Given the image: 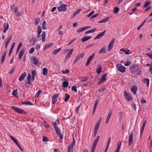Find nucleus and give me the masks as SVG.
Returning <instances> with one entry per match:
<instances>
[{"mask_svg": "<svg viewBox=\"0 0 152 152\" xmlns=\"http://www.w3.org/2000/svg\"><path fill=\"white\" fill-rule=\"evenodd\" d=\"M129 70L131 72L134 74L135 75L138 76L139 75L141 72V71L138 68H136L135 65L130 66Z\"/></svg>", "mask_w": 152, "mask_h": 152, "instance_id": "nucleus-1", "label": "nucleus"}, {"mask_svg": "<svg viewBox=\"0 0 152 152\" xmlns=\"http://www.w3.org/2000/svg\"><path fill=\"white\" fill-rule=\"evenodd\" d=\"M124 95L127 101H130L132 100V98L130 94L127 93L125 91H124Z\"/></svg>", "mask_w": 152, "mask_h": 152, "instance_id": "nucleus-2", "label": "nucleus"}, {"mask_svg": "<svg viewBox=\"0 0 152 152\" xmlns=\"http://www.w3.org/2000/svg\"><path fill=\"white\" fill-rule=\"evenodd\" d=\"M134 134L132 132H131L129 139V145L130 146L133 143L134 139Z\"/></svg>", "mask_w": 152, "mask_h": 152, "instance_id": "nucleus-3", "label": "nucleus"}, {"mask_svg": "<svg viewBox=\"0 0 152 152\" xmlns=\"http://www.w3.org/2000/svg\"><path fill=\"white\" fill-rule=\"evenodd\" d=\"M12 109L14 110L16 112L20 114H25L26 113L24 110H23L21 109L20 108L12 107Z\"/></svg>", "mask_w": 152, "mask_h": 152, "instance_id": "nucleus-4", "label": "nucleus"}, {"mask_svg": "<svg viewBox=\"0 0 152 152\" xmlns=\"http://www.w3.org/2000/svg\"><path fill=\"white\" fill-rule=\"evenodd\" d=\"M66 4H63L60 5L58 7V11L60 12L65 11L66 10Z\"/></svg>", "mask_w": 152, "mask_h": 152, "instance_id": "nucleus-5", "label": "nucleus"}, {"mask_svg": "<svg viewBox=\"0 0 152 152\" xmlns=\"http://www.w3.org/2000/svg\"><path fill=\"white\" fill-rule=\"evenodd\" d=\"M59 96V94H56L52 96V103L53 104H54L56 103V102Z\"/></svg>", "mask_w": 152, "mask_h": 152, "instance_id": "nucleus-6", "label": "nucleus"}, {"mask_svg": "<svg viewBox=\"0 0 152 152\" xmlns=\"http://www.w3.org/2000/svg\"><path fill=\"white\" fill-rule=\"evenodd\" d=\"M54 129L56 134L59 137L60 139L61 140L63 138V135L59 128L58 127Z\"/></svg>", "mask_w": 152, "mask_h": 152, "instance_id": "nucleus-7", "label": "nucleus"}, {"mask_svg": "<svg viewBox=\"0 0 152 152\" xmlns=\"http://www.w3.org/2000/svg\"><path fill=\"white\" fill-rule=\"evenodd\" d=\"M115 38H113L110 42L108 47L107 50L110 51L113 48L115 41Z\"/></svg>", "mask_w": 152, "mask_h": 152, "instance_id": "nucleus-8", "label": "nucleus"}, {"mask_svg": "<svg viewBox=\"0 0 152 152\" xmlns=\"http://www.w3.org/2000/svg\"><path fill=\"white\" fill-rule=\"evenodd\" d=\"M119 64H118L116 65V67H118V70L122 73H124L126 71V68L124 66H118Z\"/></svg>", "mask_w": 152, "mask_h": 152, "instance_id": "nucleus-9", "label": "nucleus"}, {"mask_svg": "<svg viewBox=\"0 0 152 152\" xmlns=\"http://www.w3.org/2000/svg\"><path fill=\"white\" fill-rule=\"evenodd\" d=\"M25 49L24 48H22L20 50L18 56L19 57V60L21 59L23 55L25 52Z\"/></svg>", "mask_w": 152, "mask_h": 152, "instance_id": "nucleus-10", "label": "nucleus"}, {"mask_svg": "<svg viewBox=\"0 0 152 152\" xmlns=\"http://www.w3.org/2000/svg\"><path fill=\"white\" fill-rule=\"evenodd\" d=\"M137 89V87L135 85H133L131 87V91L133 94L135 95L136 94Z\"/></svg>", "mask_w": 152, "mask_h": 152, "instance_id": "nucleus-11", "label": "nucleus"}, {"mask_svg": "<svg viewBox=\"0 0 152 152\" xmlns=\"http://www.w3.org/2000/svg\"><path fill=\"white\" fill-rule=\"evenodd\" d=\"M84 55V54L83 53H82L80 54L79 55L77 56L75 59L74 63L77 62L78 60L83 58Z\"/></svg>", "mask_w": 152, "mask_h": 152, "instance_id": "nucleus-12", "label": "nucleus"}, {"mask_svg": "<svg viewBox=\"0 0 152 152\" xmlns=\"http://www.w3.org/2000/svg\"><path fill=\"white\" fill-rule=\"evenodd\" d=\"M105 31H104L102 33L98 34L94 38V39H99L103 36H104L105 34Z\"/></svg>", "mask_w": 152, "mask_h": 152, "instance_id": "nucleus-13", "label": "nucleus"}, {"mask_svg": "<svg viewBox=\"0 0 152 152\" xmlns=\"http://www.w3.org/2000/svg\"><path fill=\"white\" fill-rule=\"evenodd\" d=\"M95 55V53H93L92 56H90L88 59L86 63V66L88 65L90 63L91 61L93 59Z\"/></svg>", "mask_w": 152, "mask_h": 152, "instance_id": "nucleus-14", "label": "nucleus"}, {"mask_svg": "<svg viewBox=\"0 0 152 152\" xmlns=\"http://www.w3.org/2000/svg\"><path fill=\"white\" fill-rule=\"evenodd\" d=\"M121 144V141H119L117 143L116 146V149L115 151V152H119L120 147Z\"/></svg>", "mask_w": 152, "mask_h": 152, "instance_id": "nucleus-15", "label": "nucleus"}, {"mask_svg": "<svg viewBox=\"0 0 152 152\" xmlns=\"http://www.w3.org/2000/svg\"><path fill=\"white\" fill-rule=\"evenodd\" d=\"M4 30L3 31V33H5L8 30L9 27V25L8 23H5L4 24Z\"/></svg>", "mask_w": 152, "mask_h": 152, "instance_id": "nucleus-16", "label": "nucleus"}, {"mask_svg": "<svg viewBox=\"0 0 152 152\" xmlns=\"http://www.w3.org/2000/svg\"><path fill=\"white\" fill-rule=\"evenodd\" d=\"M26 76V72H24L21 74L19 78V80L20 81L23 80Z\"/></svg>", "mask_w": 152, "mask_h": 152, "instance_id": "nucleus-17", "label": "nucleus"}, {"mask_svg": "<svg viewBox=\"0 0 152 152\" xmlns=\"http://www.w3.org/2000/svg\"><path fill=\"white\" fill-rule=\"evenodd\" d=\"M31 60L35 65H37L39 62L38 60L34 56H32L31 57Z\"/></svg>", "mask_w": 152, "mask_h": 152, "instance_id": "nucleus-18", "label": "nucleus"}, {"mask_svg": "<svg viewBox=\"0 0 152 152\" xmlns=\"http://www.w3.org/2000/svg\"><path fill=\"white\" fill-rule=\"evenodd\" d=\"M107 73H105L101 77L100 80V82H102L103 83L105 81V80H106V76H107Z\"/></svg>", "mask_w": 152, "mask_h": 152, "instance_id": "nucleus-19", "label": "nucleus"}, {"mask_svg": "<svg viewBox=\"0 0 152 152\" xmlns=\"http://www.w3.org/2000/svg\"><path fill=\"white\" fill-rule=\"evenodd\" d=\"M106 53V48L104 47H103L98 52V53L99 54H104Z\"/></svg>", "mask_w": 152, "mask_h": 152, "instance_id": "nucleus-20", "label": "nucleus"}, {"mask_svg": "<svg viewBox=\"0 0 152 152\" xmlns=\"http://www.w3.org/2000/svg\"><path fill=\"white\" fill-rule=\"evenodd\" d=\"M73 51V49H71L70 50L68 53L67 54V55L65 57L66 59H68L70 57Z\"/></svg>", "mask_w": 152, "mask_h": 152, "instance_id": "nucleus-21", "label": "nucleus"}, {"mask_svg": "<svg viewBox=\"0 0 152 152\" xmlns=\"http://www.w3.org/2000/svg\"><path fill=\"white\" fill-rule=\"evenodd\" d=\"M143 83L147 85V87H148L149 86V79L148 78H145L142 80Z\"/></svg>", "mask_w": 152, "mask_h": 152, "instance_id": "nucleus-22", "label": "nucleus"}, {"mask_svg": "<svg viewBox=\"0 0 152 152\" xmlns=\"http://www.w3.org/2000/svg\"><path fill=\"white\" fill-rule=\"evenodd\" d=\"M120 50L122 51L126 55H129L132 53V52H131L129 50H126L124 49V48H121L120 49Z\"/></svg>", "mask_w": 152, "mask_h": 152, "instance_id": "nucleus-23", "label": "nucleus"}, {"mask_svg": "<svg viewBox=\"0 0 152 152\" xmlns=\"http://www.w3.org/2000/svg\"><path fill=\"white\" fill-rule=\"evenodd\" d=\"M31 76L30 74L29 73L28 74L27 77V84L29 85L31 84Z\"/></svg>", "mask_w": 152, "mask_h": 152, "instance_id": "nucleus-24", "label": "nucleus"}, {"mask_svg": "<svg viewBox=\"0 0 152 152\" xmlns=\"http://www.w3.org/2000/svg\"><path fill=\"white\" fill-rule=\"evenodd\" d=\"M12 36L10 35L9 37L8 38L5 40L4 42L5 44L8 45L10 42L11 40L12 39Z\"/></svg>", "mask_w": 152, "mask_h": 152, "instance_id": "nucleus-25", "label": "nucleus"}, {"mask_svg": "<svg viewBox=\"0 0 152 152\" xmlns=\"http://www.w3.org/2000/svg\"><path fill=\"white\" fill-rule=\"evenodd\" d=\"M100 120L98 121L95 125L94 130L98 131L100 125Z\"/></svg>", "mask_w": 152, "mask_h": 152, "instance_id": "nucleus-26", "label": "nucleus"}, {"mask_svg": "<svg viewBox=\"0 0 152 152\" xmlns=\"http://www.w3.org/2000/svg\"><path fill=\"white\" fill-rule=\"evenodd\" d=\"M7 53V51L5 50L3 53L2 56L1 58V63H3L4 61L5 58Z\"/></svg>", "mask_w": 152, "mask_h": 152, "instance_id": "nucleus-27", "label": "nucleus"}, {"mask_svg": "<svg viewBox=\"0 0 152 152\" xmlns=\"http://www.w3.org/2000/svg\"><path fill=\"white\" fill-rule=\"evenodd\" d=\"M98 67L96 69V72L98 74H100L102 71V67L100 64L98 65Z\"/></svg>", "mask_w": 152, "mask_h": 152, "instance_id": "nucleus-28", "label": "nucleus"}, {"mask_svg": "<svg viewBox=\"0 0 152 152\" xmlns=\"http://www.w3.org/2000/svg\"><path fill=\"white\" fill-rule=\"evenodd\" d=\"M110 19V18L109 17H107L106 18L102 20H101L99 22V23H101L106 22L108 21L109 19Z\"/></svg>", "mask_w": 152, "mask_h": 152, "instance_id": "nucleus-29", "label": "nucleus"}, {"mask_svg": "<svg viewBox=\"0 0 152 152\" xmlns=\"http://www.w3.org/2000/svg\"><path fill=\"white\" fill-rule=\"evenodd\" d=\"M91 37H87V36H84L83 38L81 39V41L83 42H84L88 40L89 39H91Z\"/></svg>", "mask_w": 152, "mask_h": 152, "instance_id": "nucleus-30", "label": "nucleus"}, {"mask_svg": "<svg viewBox=\"0 0 152 152\" xmlns=\"http://www.w3.org/2000/svg\"><path fill=\"white\" fill-rule=\"evenodd\" d=\"M87 29V27H83L79 28L77 30V33H79L82 31H84V30Z\"/></svg>", "mask_w": 152, "mask_h": 152, "instance_id": "nucleus-31", "label": "nucleus"}, {"mask_svg": "<svg viewBox=\"0 0 152 152\" xmlns=\"http://www.w3.org/2000/svg\"><path fill=\"white\" fill-rule=\"evenodd\" d=\"M22 104H24L25 105H32L33 104L31 102L29 101H26L25 102H22Z\"/></svg>", "mask_w": 152, "mask_h": 152, "instance_id": "nucleus-32", "label": "nucleus"}, {"mask_svg": "<svg viewBox=\"0 0 152 152\" xmlns=\"http://www.w3.org/2000/svg\"><path fill=\"white\" fill-rule=\"evenodd\" d=\"M45 32L43 31L42 33L41 36L42 37V41L43 42H45Z\"/></svg>", "mask_w": 152, "mask_h": 152, "instance_id": "nucleus-33", "label": "nucleus"}, {"mask_svg": "<svg viewBox=\"0 0 152 152\" xmlns=\"http://www.w3.org/2000/svg\"><path fill=\"white\" fill-rule=\"evenodd\" d=\"M14 13L15 14V15L17 16H19L21 15V12H17V7H16L15 8Z\"/></svg>", "mask_w": 152, "mask_h": 152, "instance_id": "nucleus-34", "label": "nucleus"}, {"mask_svg": "<svg viewBox=\"0 0 152 152\" xmlns=\"http://www.w3.org/2000/svg\"><path fill=\"white\" fill-rule=\"evenodd\" d=\"M64 101L65 102H67L70 98V96L68 94L66 93L64 96Z\"/></svg>", "mask_w": 152, "mask_h": 152, "instance_id": "nucleus-35", "label": "nucleus"}, {"mask_svg": "<svg viewBox=\"0 0 152 152\" xmlns=\"http://www.w3.org/2000/svg\"><path fill=\"white\" fill-rule=\"evenodd\" d=\"M15 42H13L12 45L9 51V56H10L12 53V52L13 50V49L14 48V46L15 45Z\"/></svg>", "mask_w": 152, "mask_h": 152, "instance_id": "nucleus-36", "label": "nucleus"}, {"mask_svg": "<svg viewBox=\"0 0 152 152\" xmlns=\"http://www.w3.org/2000/svg\"><path fill=\"white\" fill-rule=\"evenodd\" d=\"M53 43H50L47 44L45 47L44 48V50H45L47 49L48 48L50 47L53 45Z\"/></svg>", "mask_w": 152, "mask_h": 152, "instance_id": "nucleus-37", "label": "nucleus"}, {"mask_svg": "<svg viewBox=\"0 0 152 152\" xmlns=\"http://www.w3.org/2000/svg\"><path fill=\"white\" fill-rule=\"evenodd\" d=\"M99 101V99H96V101L95 102L94 107V111H95L96 108L98 104Z\"/></svg>", "mask_w": 152, "mask_h": 152, "instance_id": "nucleus-38", "label": "nucleus"}, {"mask_svg": "<svg viewBox=\"0 0 152 152\" xmlns=\"http://www.w3.org/2000/svg\"><path fill=\"white\" fill-rule=\"evenodd\" d=\"M69 85V83L66 81H64L62 83V86L64 88L67 87Z\"/></svg>", "mask_w": 152, "mask_h": 152, "instance_id": "nucleus-39", "label": "nucleus"}, {"mask_svg": "<svg viewBox=\"0 0 152 152\" xmlns=\"http://www.w3.org/2000/svg\"><path fill=\"white\" fill-rule=\"evenodd\" d=\"M48 72V69L46 68H44L43 69L42 74L44 75H46Z\"/></svg>", "mask_w": 152, "mask_h": 152, "instance_id": "nucleus-40", "label": "nucleus"}, {"mask_svg": "<svg viewBox=\"0 0 152 152\" xmlns=\"http://www.w3.org/2000/svg\"><path fill=\"white\" fill-rule=\"evenodd\" d=\"M96 28H93L92 29L90 30H89V31H87L85 33V34H88V33H91L94 32L96 31Z\"/></svg>", "mask_w": 152, "mask_h": 152, "instance_id": "nucleus-41", "label": "nucleus"}, {"mask_svg": "<svg viewBox=\"0 0 152 152\" xmlns=\"http://www.w3.org/2000/svg\"><path fill=\"white\" fill-rule=\"evenodd\" d=\"M112 112H113L112 110H110L109 113H108V116L107 118V119H108L109 120L110 119L111 117V115L112 113Z\"/></svg>", "mask_w": 152, "mask_h": 152, "instance_id": "nucleus-42", "label": "nucleus"}, {"mask_svg": "<svg viewBox=\"0 0 152 152\" xmlns=\"http://www.w3.org/2000/svg\"><path fill=\"white\" fill-rule=\"evenodd\" d=\"M61 48H60L58 49H56L53 52V53L54 55H56L61 50Z\"/></svg>", "mask_w": 152, "mask_h": 152, "instance_id": "nucleus-43", "label": "nucleus"}, {"mask_svg": "<svg viewBox=\"0 0 152 152\" xmlns=\"http://www.w3.org/2000/svg\"><path fill=\"white\" fill-rule=\"evenodd\" d=\"M146 19L144 20V21H143V22L142 23V24H141L137 28V29L138 30H139L141 28V27L143 25L144 23L146 22Z\"/></svg>", "mask_w": 152, "mask_h": 152, "instance_id": "nucleus-44", "label": "nucleus"}, {"mask_svg": "<svg viewBox=\"0 0 152 152\" xmlns=\"http://www.w3.org/2000/svg\"><path fill=\"white\" fill-rule=\"evenodd\" d=\"M46 21L45 20H44L42 22V28L44 30H45L46 28Z\"/></svg>", "mask_w": 152, "mask_h": 152, "instance_id": "nucleus-45", "label": "nucleus"}, {"mask_svg": "<svg viewBox=\"0 0 152 152\" xmlns=\"http://www.w3.org/2000/svg\"><path fill=\"white\" fill-rule=\"evenodd\" d=\"M99 138V136H98L96 139L94 140L93 144L97 145V143Z\"/></svg>", "mask_w": 152, "mask_h": 152, "instance_id": "nucleus-46", "label": "nucleus"}, {"mask_svg": "<svg viewBox=\"0 0 152 152\" xmlns=\"http://www.w3.org/2000/svg\"><path fill=\"white\" fill-rule=\"evenodd\" d=\"M145 127V126H142L141 128L140 132V136H142V134H143V131H144V129Z\"/></svg>", "mask_w": 152, "mask_h": 152, "instance_id": "nucleus-47", "label": "nucleus"}, {"mask_svg": "<svg viewBox=\"0 0 152 152\" xmlns=\"http://www.w3.org/2000/svg\"><path fill=\"white\" fill-rule=\"evenodd\" d=\"M119 11V9L117 7H115L113 9V12L115 13H117Z\"/></svg>", "mask_w": 152, "mask_h": 152, "instance_id": "nucleus-48", "label": "nucleus"}, {"mask_svg": "<svg viewBox=\"0 0 152 152\" xmlns=\"http://www.w3.org/2000/svg\"><path fill=\"white\" fill-rule=\"evenodd\" d=\"M150 4H151L150 2L149 1H146L144 5V6H143V7L144 8H145V7H147L148 5H149Z\"/></svg>", "mask_w": 152, "mask_h": 152, "instance_id": "nucleus-49", "label": "nucleus"}, {"mask_svg": "<svg viewBox=\"0 0 152 152\" xmlns=\"http://www.w3.org/2000/svg\"><path fill=\"white\" fill-rule=\"evenodd\" d=\"M131 63V62H129V61L126 60L125 61V62L124 64V65L125 66H128L130 65Z\"/></svg>", "mask_w": 152, "mask_h": 152, "instance_id": "nucleus-50", "label": "nucleus"}, {"mask_svg": "<svg viewBox=\"0 0 152 152\" xmlns=\"http://www.w3.org/2000/svg\"><path fill=\"white\" fill-rule=\"evenodd\" d=\"M87 78L86 77H83L81 78L80 81L81 82L85 81L87 80Z\"/></svg>", "mask_w": 152, "mask_h": 152, "instance_id": "nucleus-51", "label": "nucleus"}, {"mask_svg": "<svg viewBox=\"0 0 152 152\" xmlns=\"http://www.w3.org/2000/svg\"><path fill=\"white\" fill-rule=\"evenodd\" d=\"M42 32V29L39 26L38 27L37 32L38 34H40Z\"/></svg>", "mask_w": 152, "mask_h": 152, "instance_id": "nucleus-52", "label": "nucleus"}, {"mask_svg": "<svg viewBox=\"0 0 152 152\" xmlns=\"http://www.w3.org/2000/svg\"><path fill=\"white\" fill-rule=\"evenodd\" d=\"M71 90L72 91H75V93H76L77 91L76 87L75 86H73L71 88Z\"/></svg>", "mask_w": 152, "mask_h": 152, "instance_id": "nucleus-53", "label": "nucleus"}, {"mask_svg": "<svg viewBox=\"0 0 152 152\" xmlns=\"http://www.w3.org/2000/svg\"><path fill=\"white\" fill-rule=\"evenodd\" d=\"M39 20V18H37L35 19V25H37L38 24Z\"/></svg>", "mask_w": 152, "mask_h": 152, "instance_id": "nucleus-54", "label": "nucleus"}, {"mask_svg": "<svg viewBox=\"0 0 152 152\" xmlns=\"http://www.w3.org/2000/svg\"><path fill=\"white\" fill-rule=\"evenodd\" d=\"M41 91L40 90H39L38 91L37 93L35 95V97H38L39 96V95L41 93Z\"/></svg>", "mask_w": 152, "mask_h": 152, "instance_id": "nucleus-55", "label": "nucleus"}, {"mask_svg": "<svg viewBox=\"0 0 152 152\" xmlns=\"http://www.w3.org/2000/svg\"><path fill=\"white\" fill-rule=\"evenodd\" d=\"M75 141L74 138H73V141L72 142L70 146H69L68 147H72L73 148V146L75 145Z\"/></svg>", "mask_w": 152, "mask_h": 152, "instance_id": "nucleus-56", "label": "nucleus"}, {"mask_svg": "<svg viewBox=\"0 0 152 152\" xmlns=\"http://www.w3.org/2000/svg\"><path fill=\"white\" fill-rule=\"evenodd\" d=\"M34 48L32 47L30 48V50L29 51V54H32L34 52Z\"/></svg>", "mask_w": 152, "mask_h": 152, "instance_id": "nucleus-57", "label": "nucleus"}, {"mask_svg": "<svg viewBox=\"0 0 152 152\" xmlns=\"http://www.w3.org/2000/svg\"><path fill=\"white\" fill-rule=\"evenodd\" d=\"M12 94L15 96L17 95V90H13L12 91Z\"/></svg>", "mask_w": 152, "mask_h": 152, "instance_id": "nucleus-58", "label": "nucleus"}, {"mask_svg": "<svg viewBox=\"0 0 152 152\" xmlns=\"http://www.w3.org/2000/svg\"><path fill=\"white\" fill-rule=\"evenodd\" d=\"M53 126L54 127V129L58 127V126H57V123L56 122H53L52 123Z\"/></svg>", "mask_w": 152, "mask_h": 152, "instance_id": "nucleus-59", "label": "nucleus"}, {"mask_svg": "<svg viewBox=\"0 0 152 152\" xmlns=\"http://www.w3.org/2000/svg\"><path fill=\"white\" fill-rule=\"evenodd\" d=\"M32 76L35 77L36 75V72L35 70H33L31 72Z\"/></svg>", "mask_w": 152, "mask_h": 152, "instance_id": "nucleus-60", "label": "nucleus"}, {"mask_svg": "<svg viewBox=\"0 0 152 152\" xmlns=\"http://www.w3.org/2000/svg\"><path fill=\"white\" fill-rule=\"evenodd\" d=\"M22 43L21 42H20L18 44L17 49H20L22 47Z\"/></svg>", "mask_w": 152, "mask_h": 152, "instance_id": "nucleus-61", "label": "nucleus"}, {"mask_svg": "<svg viewBox=\"0 0 152 152\" xmlns=\"http://www.w3.org/2000/svg\"><path fill=\"white\" fill-rule=\"evenodd\" d=\"M62 73L63 74L68 73L69 72V70L68 69H66L65 71H62Z\"/></svg>", "mask_w": 152, "mask_h": 152, "instance_id": "nucleus-62", "label": "nucleus"}, {"mask_svg": "<svg viewBox=\"0 0 152 152\" xmlns=\"http://www.w3.org/2000/svg\"><path fill=\"white\" fill-rule=\"evenodd\" d=\"M67 152H73V148L72 147H68Z\"/></svg>", "mask_w": 152, "mask_h": 152, "instance_id": "nucleus-63", "label": "nucleus"}, {"mask_svg": "<svg viewBox=\"0 0 152 152\" xmlns=\"http://www.w3.org/2000/svg\"><path fill=\"white\" fill-rule=\"evenodd\" d=\"M42 141L44 142H47L48 141V139L46 137H43L42 139Z\"/></svg>", "mask_w": 152, "mask_h": 152, "instance_id": "nucleus-64", "label": "nucleus"}]
</instances>
